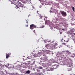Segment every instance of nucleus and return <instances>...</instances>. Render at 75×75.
Segmentation results:
<instances>
[{
    "instance_id": "f257e3e1",
    "label": "nucleus",
    "mask_w": 75,
    "mask_h": 75,
    "mask_svg": "<svg viewBox=\"0 0 75 75\" xmlns=\"http://www.w3.org/2000/svg\"><path fill=\"white\" fill-rule=\"evenodd\" d=\"M16 5L18 6V7H21V9L24 8L25 7V6L23 4H21V2H20L18 1Z\"/></svg>"
},
{
    "instance_id": "f03ea898",
    "label": "nucleus",
    "mask_w": 75,
    "mask_h": 75,
    "mask_svg": "<svg viewBox=\"0 0 75 75\" xmlns=\"http://www.w3.org/2000/svg\"><path fill=\"white\" fill-rule=\"evenodd\" d=\"M11 4H14L15 5L17 6L18 1L16 0H10Z\"/></svg>"
},
{
    "instance_id": "7ed1b4c3",
    "label": "nucleus",
    "mask_w": 75,
    "mask_h": 75,
    "mask_svg": "<svg viewBox=\"0 0 75 75\" xmlns=\"http://www.w3.org/2000/svg\"><path fill=\"white\" fill-rule=\"evenodd\" d=\"M36 26L34 25V24H31L30 25V28L31 29V30H33L34 28H36Z\"/></svg>"
},
{
    "instance_id": "20e7f679",
    "label": "nucleus",
    "mask_w": 75,
    "mask_h": 75,
    "mask_svg": "<svg viewBox=\"0 0 75 75\" xmlns=\"http://www.w3.org/2000/svg\"><path fill=\"white\" fill-rule=\"evenodd\" d=\"M50 48L51 49H52V50L55 49V45H54V44H52V46L50 47Z\"/></svg>"
},
{
    "instance_id": "39448f33",
    "label": "nucleus",
    "mask_w": 75,
    "mask_h": 75,
    "mask_svg": "<svg viewBox=\"0 0 75 75\" xmlns=\"http://www.w3.org/2000/svg\"><path fill=\"white\" fill-rule=\"evenodd\" d=\"M61 14L62 15V16H66V13L64 11H62L61 12Z\"/></svg>"
},
{
    "instance_id": "423d86ee",
    "label": "nucleus",
    "mask_w": 75,
    "mask_h": 75,
    "mask_svg": "<svg viewBox=\"0 0 75 75\" xmlns=\"http://www.w3.org/2000/svg\"><path fill=\"white\" fill-rule=\"evenodd\" d=\"M6 58L7 59L8 58H9L10 57V54H9V53H6Z\"/></svg>"
},
{
    "instance_id": "0eeeda50",
    "label": "nucleus",
    "mask_w": 75,
    "mask_h": 75,
    "mask_svg": "<svg viewBox=\"0 0 75 75\" xmlns=\"http://www.w3.org/2000/svg\"><path fill=\"white\" fill-rule=\"evenodd\" d=\"M30 72H31V71H30L28 70L26 71H25V72L24 71H23V72H24V73H25V72H26V74H30Z\"/></svg>"
},
{
    "instance_id": "6e6552de",
    "label": "nucleus",
    "mask_w": 75,
    "mask_h": 75,
    "mask_svg": "<svg viewBox=\"0 0 75 75\" xmlns=\"http://www.w3.org/2000/svg\"><path fill=\"white\" fill-rule=\"evenodd\" d=\"M73 64V63H72V62H70L69 63V67H72V66Z\"/></svg>"
},
{
    "instance_id": "1a4fd4ad",
    "label": "nucleus",
    "mask_w": 75,
    "mask_h": 75,
    "mask_svg": "<svg viewBox=\"0 0 75 75\" xmlns=\"http://www.w3.org/2000/svg\"><path fill=\"white\" fill-rule=\"evenodd\" d=\"M44 0H39V1H40V3L42 4L44 3Z\"/></svg>"
},
{
    "instance_id": "9d476101",
    "label": "nucleus",
    "mask_w": 75,
    "mask_h": 75,
    "mask_svg": "<svg viewBox=\"0 0 75 75\" xmlns=\"http://www.w3.org/2000/svg\"><path fill=\"white\" fill-rule=\"evenodd\" d=\"M43 60H44V61L45 62V61H47L48 60V59L46 58H45L43 59Z\"/></svg>"
},
{
    "instance_id": "9b49d317",
    "label": "nucleus",
    "mask_w": 75,
    "mask_h": 75,
    "mask_svg": "<svg viewBox=\"0 0 75 75\" xmlns=\"http://www.w3.org/2000/svg\"><path fill=\"white\" fill-rule=\"evenodd\" d=\"M67 52L66 54H67V55H69V54H70V52Z\"/></svg>"
},
{
    "instance_id": "f8f14e48",
    "label": "nucleus",
    "mask_w": 75,
    "mask_h": 75,
    "mask_svg": "<svg viewBox=\"0 0 75 75\" xmlns=\"http://www.w3.org/2000/svg\"><path fill=\"white\" fill-rule=\"evenodd\" d=\"M71 68H69L67 69V71H70L71 70Z\"/></svg>"
},
{
    "instance_id": "ddd939ff",
    "label": "nucleus",
    "mask_w": 75,
    "mask_h": 75,
    "mask_svg": "<svg viewBox=\"0 0 75 75\" xmlns=\"http://www.w3.org/2000/svg\"><path fill=\"white\" fill-rule=\"evenodd\" d=\"M34 6H32V7H31L30 8L31 10H33V9H34Z\"/></svg>"
},
{
    "instance_id": "4468645a",
    "label": "nucleus",
    "mask_w": 75,
    "mask_h": 75,
    "mask_svg": "<svg viewBox=\"0 0 75 75\" xmlns=\"http://www.w3.org/2000/svg\"><path fill=\"white\" fill-rule=\"evenodd\" d=\"M21 71H24V72H25V70H24V69H21Z\"/></svg>"
},
{
    "instance_id": "2eb2a0df",
    "label": "nucleus",
    "mask_w": 75,
    "mask_h": 75,
    "mask_svg": "<svg viewBox=\"0 0 75 75\" xmlns=\"http://www.w3.org/2000/svg\"><path fill=\"white\" fill-rule=\"evenodd\" d=\"M22 2L23 3H25V0H21Z\"/></svg>"
},
{
    "instance_id": "dca6fc26",
    "label": "nucleus",
    "mask_w": 75,
    "mask_h": 75,
    "mask_svg": "<svg viewBox=\"0 0 75 75\" xmlns=\"http://www.w3.org/2000/svg\"><path fill=\"white\" fill-rule=\"evenodd\" d=\"M49 21H46L45 23V24H46V23H47L48 24Z\"/></svg>"
},
{
    "instance_id": "f3484780",
    "label": "nucleus",
    "mask_w": 75,
    "mask_h": 75,
    "mask_svg": "<svg viewBox=\"0 0 75 75\" xmlns=\"http://www.w3.org/2000/svg\"><path fill=\"white\" fill-rule=\"evenodd\" d=\"M72 9L73 11H75V9H74V7H72Z\"/></svg>"
},
{
    "instance_id": "a211bd4d",
    "label": "nucleus",
    "mask_w": 75,
    "mask_h": 75,
    "mask_svg": "<svg viewBox=\"0 0 75 75\" xmlns=\"http://www.w3.org/2000/svg\"><path fill=\"white\" fill-rule=\"evenodd\" d=\"M39 18H42V16H39Z\"/></svg>"
},
{
    "instance_id": "6ab92c4d",
    "label": "nucleus",
    "mask_w": 75,
    "mask_h": 75,
    "mask_svg": "<svg viewBox=\"0 0 75 75\" xmlns=\"http://www.w3.org/2000/svg\"><path fill=\"white\" fill-rule=\"evenodd\" d=\"M50 13H54V11H51V10L50 11Z\"/></svg>"
},
{
    "instance_id": "aec40b11",
    "label": "nucleus",
    "mask_w": 75,
    "mask_h": 75,
    "mask_svg": "<svg viewBox=\"0 0 75 75\" xmlns=\"http://www.w3.org/2000/svg\"><path fill=\"white\" fill-rule=\"evenodd\" d=\"M40 69H42V67H40Z\"/></svg>"
},
{
    "instance_id": "412c9836",
    "label": "nucleus",
    "mask_w": 75,
    "mask_h": 75,
    "mask_svg": "<svg viewBox=\"0 0 75 75\" xmlns=\"http://www.w3.org/2000/svg\"><path fill=\"white\" fill-rule=\"evenodd\" d=\"M55 45L56 46L57 45H58V44H57V43H55Z\"/></svg>"
},
{
    "instance_id": "4be33fe9",
    "label": "nucleus",
    "mask_w": 75,
    "mask_h": 75,
    "mask_svg": "<svg viewBox=\"0 0 75 75\" xmlns=\"http://www.w3.org/2000/svg\"><path fill=\"white\" fill-rule=\"evenodd\" d=\"M16 8L17 9V8H19L20 9V7H18V6H16Z\"/></svg>"
},
{
    "instance_id": "5701e85b",
    "label": "nucleus",
    "mask_w": 75,
    "mask_h": 75,
    "mask_svg": "<svg viewBox=\"0 0 75 75\" xmlns=\"http://www.w3.org/2000/svg\"><path fill=\"white\" fill-rule=\"evenodd\" d=\"M62 44H63L64 45H66V43H62Z\"/></svg>"
},
{
    "instance_id": "b1692460",
    "label": "nucleus",
    "mask_w": 75,
    "mask_h": 75,
    "mask_svg": "<svg viewBox=\"0 0 75 75\" xmlns=\"http://www.w3.org/2000/svg\"><path fill=\"white\" fill-rule=\"evenodd\" d=\"M25 26L26 27H28V25L27 24V25H25Z\"/></svg>"
},
{
    "instance_id": "393cba45",
    "label": "nucleus",
    "mask_w": 75,
    "mask_h": 75,
    "mask_svg": "<svg viewBox=\"0 0 75 75\" xmlns=\"http://www.w3.org/2000/svg\"><path fill=\"white\" fill-rule=\"evenodd\" d=\"M60 24H61L62 25L63 24V23H60Z\"/></svg>"
},
{
    "instance_id": "a878e982",
    "label": "nucleus",
    "mask_w": 75,
    "mask_h": 75,
    "mask_svg": "<svg viewBox=\"0 0 75 75\" xmlns=\"http://www.w3.org/2000/svg\"><path fill=\"white\" fill-rule=\"evenodd\" d=\"M26 23H27V24L28 23V21H27V20H26Z\"/></svg>"
},
{
    "instance_id": "bb28decb",
    "label": "nucleus",
    "mask_w": 75,
    "mask_h": 75,
    "mask_svg": "<svg viewBox=\"0 0 75 75\" xmlns=\"http://www.w3.org/2000/svg\"><path fill=\"white\" fill-rule=\"evenodd\" d=\"M63 40V38L62 39H61V41H62V40Z\"/></svg>"
},
{
    "instance_id": "cd10ccee",
    "label": "nucleus",
    "mask_w": 75,
    "mask_h": 75,
    "mask_svg": "<svg viewBox=\"0 0 75 75\" xmlns=\"http://www.w3.org/2000/svg\"><path fill=\"white\" fill-rule=\"evenodd\" d=\"M11 75H14V74H11Z\"/></svg>"
},
{
    "instance_id": "c85d7f7f",
    "label": "nucleus",
    "mask_w": 75,
    "mask_h": 75,
    "mask_svg": "<svg viewBox=\"0 0 75 75\" xmlns=\"http://www.w3.org/2000/svg\"><path fill=\"white\" fill-rule=\"evenodd\" d=\"M72 25H75V24H73Z\"/></svg>"
},
{
    "instance_id": "c756f323",
    "label": "nucleus",
    "mask_w": 75,
    "mask_h": 75,
    "mask_svg": "<svg viewBox=\"0 0 75 75\" xmlns=\"http://www.w3.org/2000/svg\"><path fill=\"white\" fill-rule=\"evenodd\" d=\"M62 34V32H60V34Z\"/></svg>"
},
{
    "instance_id": "7c9ffc66",
    "label": "nucleus",
    "mask_w": 75,
    "mask_h": 75,
    "mask_svg": "<svg viewBox=\"0 0 75 75\" xmlns=\"http://www.w3.org/2000/svg\"><path fill=\"white\" fill-rule=\"evenodd\" d=\"M64 30V29H62V30Z\"/></svg>"
},
{
    "instance_id": "2f4dec72",
    "label": "nucleus",
    "mask_w": 75,
    "mask_h": 75,
    "mask_svg": "<svg viewBox=\"0 0 75 75\" xmlns=\"http://www.w3.org/2000/svg\"><path fill=\"white\" fill-rule=\"evenodd\" d=\"M8 66H9V64H8V65H7Z\"/></svg>"
},
{
    "instance_id": "473e14b6",
    "label": "nucleus",
    "mask_w": 75,
    "mask_h": 75,
    "mask_svg": "<svg viewBox=\"0 0 75 75\" xmlns=\"http://www.w3.org/2000/svg\"><path fill=\"white\" fill-rule=\"evenodd\" d=\"M9 68H11V67H9Z\"/></svg>"
},
{
    "instance_id": "72a5a7b5",
    "label": "nucleus",
    "mask_w": 75,
    "mask_h": 75,
    "mask_svg": "<svg viewBox=\"0 0 75 75\" xmlns=\"http://www.w3.org/2000/svg\"><path fill=\"white\" fill-rule=\"evenodd\" d=\"M72 75H74V74H72Z\"/></svg>"
},
{
    "instance_id": "f704fd0d",
    "label": "nucleus",
    "mask_w": 75,
    "mask_h": 75,
    "mask_svg": "<svg viewBox=\"0 0 75 75\" xmlns=\"http://www.w3.org/2000/svg\"><path fill=\"white\" fill-rule=\"evenodd\" d=\"M74 35H75V33H74Z\"/></svg>"
},
{
    "instance_id": "c9c22d12",
    "label": "nucleus",
    "mask_w": 75,
    "mask_h": 75,
    "mask_svg": "<svg viewBox=\"0 0 75 75\" xmlns=\"http://www.w3.org/2000/svg\"><path fill=\"white\" fill-rule=\"evenodd\" d=\"M64 41H65V40H64Z\"/></svg>"
},
{
    "instance_id": "e433bc0d",
    "label": "nucleus",
    "mask_w": 75,
    "mask_h": 75,
    "mask_svg": "<svg viewBox=\"0 0 75 75\" xmlns=\"http://www.w3.org/2000/svg\"><path fill=\"white\" fill-rule=\"evenodd\" d=\"M37 12H38V11H37Z\"/></svg>"
},
{
    "instance_id": "4c0bfd02",
    "label": "nucleus",
    "mask_w": 75,
    "mask_h": 75,
    "mask_svg": "<svg viewBox=\"0 0 75 75\" xmlns=\"http://www.w3.org/2000/svg\"><path fill=\"white\" fill-rule=\"evenodd\" d=\"M70 75H72V74H71Z\"/></svg>"
},
{
    "instance_id": "58836bf2",
    "label": "nucleus",
    "mask_w": 75,
    "mask_h": 75,
    "mask_svg": "<svg viewBox=\"0 0 75 75\" xmlns=\"http://www.w3.org/2000/svg\"><path fill=\"white\" fill-rule=\"evenodd\" d=\"M10 75H11V74H10Z\"/></svg>"
}]
</instances>
